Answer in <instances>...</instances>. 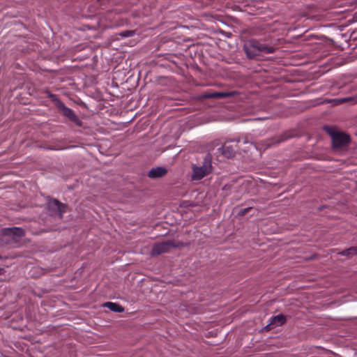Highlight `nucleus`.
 <instances>
[{"label":"nucleus","instance_id":"f257e3e1","mask_svg":"<svg viewBox=\"0 0 357 357\" xmlns=\"http://www.w3.org/2000/svg\"><path fill=\"white\" fill-rule=\"evenodd\" d=\"M212 171L211 158L206 156L202 166H192V180L199 181L210 174Z\"/></svg>","mask_w":357,"mask_h":357},{"label":"nucleus","instance_id":"f03ea898","mask_svg":"<svg viewBox=\"0 0 357 357\" xmlns=\"http://www.w3.org/2000/svg\"><path fill=\"white\" fill-rule=\"evenodd\" d=\"M0 236L5 242L18 241L24 236V231L19 227L5 228L0 231Z\"/></svg>","mask_w":357,"mask_h":357},{"label":"nucleus","instance_id":"7ed1b4c3","mask_svg":"<svg viewBox=\"0 0 357 357\" xmlns=\"http://www.w3.org/2000/svg\"><path fill=\"white\" fill-rule=\"evenodd\" d=\"M333 145L335 148H341L346 146L349 137L347 135L340 132H333L331 133Z\"/></svg>","mask_w":357,"mask_h":357},{"label":"nucleus","instance_id":"20e7f679","mask_svg":"<svg viewBox=\"0 0 357 357\" xmlns=\"http://www.w3.org/2000/svg\"><path fill=\"white\" fill-rule=\"evenodd\" d=\"M244 50L248 57L252 59L259 53V43L257 40H250L244 45Z\"/></svg>","mask_w":357,"mask_h":357},{"label":"nucleus","instance_id":"39448f33","mask_svg":"<svg viewBox=\"0 0 357 357\" xmlns=\"http://www.w3.org/2000/svg\"><path fill=\"white\" fill-rule=\"evenodd\" d=\"M172 246L173 244L170 242H162L155 244L152 248L151 255V256H156L166 252Z\"/></svg>","mask_w":357,"mask_h":357},{"label":"nucleus","instance_id":"423d86ee","mask_svg":"<svg viewBox=\"0 0 357 357\" xmlns=\"http://www.w3.org/2000/svg\"><path fill=\"white\" fill-rule=\"evenodd\" d=\"M48 208L51 210L55 215L58 214L60 218L62 217L63 213L65 212L66 206L61 204L56 199L51 200L48 203Z\"/></svg>","mask_w":357,"mask_h":357},{"label":"nucleus","instance_id":"0eeeda50","mask_svg":"<svg viewBox=\"0 0 357 357\" xmlns=\"http://www.w3.org/2000/svg\"><path fill=\"white\" fill-rule=\"evenodd\" d=\"M167 169L162 167H157L152 168L148 173V176L153 179L160 178L165 176Z\"/></svg>","mask_w":357,"mask_h":357},{"label":"nucleus","instance_id":"6e6552de","mask_svg":"<svg viewBox=\"0 0 357 357\" xmlns=\"http://www.w3.org/2000/svg\"><path fill=\"white\" fill-rule=\"evenodd\" d=\"M219 152L227 158H232L235 155L236 149L231 144H225L223 146L218 149Z\"/></svg>","mask_w":357,"mask_h":357},{"label":"nucleus","instance_id":"1a4fd4ad","mask_svg":"<svg viewBox=\"0 0 357 357\" xmlns=\"http://www.w3.org/2000/svg\"><path fill=\"white\" fill-rule=\"evenodd\" d=\"M285 322V317L282 314H278L271 319L269 324L265 328L268 331L278 326H281Z\"/></svg>","mask_w":357,"mask_h":357},{"label":"nucleus","instance_id":"9d476101","mask_svg":"<svg viewBox=\"0 0 357 357\" xmlns=\"http://www.w3.org/2000/svg\"><path fill=\"white\" fill-rule=\"evenodd\" d=\"M104 306L116 312H123L124 311V308L121 305L112 302L105 303Z\"/></svg>","mask_w":357,"mask_h":357},{"label":"nucleus","instance_id":"9b49d317","mask_svg":"<svg viewBox=\"0 0 357 357\" xmlns=\"http://www.w3.org/2000/svg\"><path fill=\"white\" fill-rule=\"evenodd\" d=\"M59 107L62 110L63 114L70 119H73L75 116L70 109L66 107L64 105H63L61 102H59Z\"/></svg>","mask_w":357,"mask_h":357},{"label":"nucleus","instance_id":"f8f14e48","mask_svg":"<svg viewBox=\"0 0 357 357\" xmlns=\"http://www.w3.org/2000/svg\"><path fill=\"white\" fill-rule=\"evenodd\" d=\"M340 255L347 257H351L354 255H357V247H351L350 248H348L341 252H340Z\"/></svg>","mask_w":357,"mask_h":357},{"label":"nucleus","instance_id":"ddd939ff","mask_svg":"<svg viewBox=\"0 0 357 357\" xmlns=\"http://www.w3.org/2000/svg\"><path fill=\"white\" fill-rule=\"evenodd\" d=\"M274 50L275 49L272 47H269L266 45L259 43V52L269 54L273 53Z\"/></svg>","mask_w":357,"mask_h":357},{"label":"nucleus","instance_id":"4468645a","mask_svg":"<svg viewBox=\"0 0 357 357\" xmlns=\"http://www.w3.org/2000/svg\"><path fill=\"white\" fill-rule=\"evenodd\" d=\"M135 32L133 31H123L119 33V35L123 38L130 37L134 35Z\"/></svg>","mask_w":357,"mask_h":357},{"label":"nucleus","instance_id":"2eb2a0df","mask_svg":"<svg viewBox=\"0 0 357 357\" xmlns=\"http://www.w3.org/2000/svg\"><path fill=\"white\" fill-rule=\"evenodd\" d=\"M218 96L219 98H226V97L231 96V93H218Z\"/></svg>","mask_w":357,"mask_h":357},{"label":"nucleus","instance_id":"dca6fc26","mask_svg":"<svg viewBox=\"0 0 357 357\" xmlns=\"http://www.w3.org/2000/svg\"><path fill=\"white\" fill-rule=\"evenodd\" d=\"M218 93H211L209 95H207L206 97L207 98H218Z\"/></svg>","mask_w":357,"mask_h":357},{"label":"nucleus","instance_id":"f3484780","mask_svg":"<svg viewBox=\"0 0 357 357\" xmlns=\"http://www.w3.org/2000/svg\"><path fill=\"white\" fill-rule=\"evenodd\" d=\"M250 208H245L243 209V210L241 211V215H245V213H247L250 211Z\"/></svg>","mask_w":357,"mask_h":357},{"label":"nucleus","instance_id":"a211bd4d","mask_svg":"<svg viewBox=\"0 0 357 357\" xmlns=\"http://www.w3.org/2000/svg\"><path fill=\"white\" fill-rule=\"evenodd\" d=\"M348 99L347 98H342V99H337L335 101L337 102V103H341V102H344L346 101H347Z\"/></svg>","mask_w":357,"mask_h":357},{"label":"nucleus","instance_id":"6ab92c4d","mask_svg":"<svg viewBox=\"0 0 357 357\" xmlns=\"http://www.w3.org/2000/svg\"><path fill=\"white\" fill-rule=\"evenodd\" d=\"M1 274H2V269L0 268V275H1Z\"/></svg>","mask_w":357,"mask_h":357}]
</instances>
